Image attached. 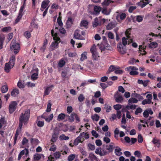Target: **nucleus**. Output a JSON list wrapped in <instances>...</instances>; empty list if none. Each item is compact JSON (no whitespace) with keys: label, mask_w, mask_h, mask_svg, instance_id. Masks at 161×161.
<instances>
[{"label":"nucleus","mask_w":161,"mask_h":161,"mask_svg":"<svg viewBox=\"0 0 161 161\" xmlns=\"http://www.w3.org/2000/svg\"><path fill=\"white\" fill-rule=\"evenodd\" d=\"M30 110L28 109L25 111L24 113H22L19 117V128L17 129L16 131L15 134L14 136V144L15 145L19 133L21 131L23 122L25 125L26 124L30 117Z\"/></svg>","instance_id":"f257e3e1"},{"label":"nucleus","mask_w":161,"mask_h":161,"mask_svg":"<svg viewBox=\"0 0 161 161\" xmlns=\"http://www.w3.org/2000/svg\"><path fill=\"white\" fill-rule=\"evenodd\" d=\"M102 38L103 41L102 43L100 45L98 44L101 52L104 51L106 49H109V48L110 47V46L107 43V41L106 37L105 36H103Z\"/></svg>","instance_id":"f03ea898"},{"label":"nucleus","mask_w":161,"mask_h":161,"mask_svg":"<svg viewBox=\"0 0 161 161\" xmlns=\"http://www.w3.org/2000/svg\"><path fill=\"white\" fill-rule=\"evenodd\" d=\"M20 45L18 42H16L15 40H13L10 44V49L11 50H14L15 54L18 53L19 51Z\"/></svg>","instance_id":"7ed1b4c3"},{"label":"nucleus","mask_w":161,"mask_h":161,"mask_svg":"<svg viewBox=\"0 0 161 161\" xmlns=\"http://www.w3.org/2000/svg\"><path fill=\"white\" fill-rule=\"evenodd\" d=\"M17 103L16 101H13L10 102L8 107L9 112L10 114L13 113L16 110Z\"/></svg>","instance_id":"20e7f679"},{"label":"nucleus","mask_w":161,"mask_h":161,"mask_svg":"<svg viewBox=\"0 0 161 161\" xmlns=\"http://www.w3.org/2000/svg\"><path fill=\"white\" fill-rule=\"evenodd\" d=\"M93 11L90 12V14L92 15L97 16L100 14L102 8L98 6L93 5Z\"/></svg>","instance_id":"39448f33"},{"label":"nucleus","mask_w":161,"mask_h":161,"mask_svg":"<svg viewBox=\"0 0 161 161\" xmlns=\"http://www.w3.org/2000/svg\"><path fill=\"white\" fill-rule=\"evenodd\" d=\"M117 48L119 53L121 54H124L126 53V49L125 46H123L121 42L117 45Z\"/></svg>","instance_id":"423d86ee"},{"label":"nucleus","mask_w":161,"mask_h":161,"mask_svg":"<svg viewBox=\"0 0 161 161\" xmlns=\"http://www.w3.org/2000/svg\"><path fill=\"white\" fill-rule=\"evenodd\" d=\"M80 30H76L74 34V38L77 39L81 40H84L85 39L84 37L81 36L80 33Z\"/></svg>","instance_id":"0eeeda50"},{"label":"nucleus","mask_w":161,"mask_h":161,"mask_svg":"<svg viewBox=\"0 0 161 161\" xmlns=\"http://www.w3.org/2000/svg\"><path fill=\"white\" fill-rule=\"evenodd\" d=\"M25 154L26 157L29 156V152L28 150L25 148L24 150L21 151L19 154L18 155V160H19L21 158L23 155L24 154Z\"/></svg>","instance_id":"6e6552de"},{"label":"nucleus","mask_w":161,"mask_h":161,"mask_svg":"<svg viewBox=\"0 0 161 161\" xmlns=\"http://www.w3.org/2000/svg\"><path fill=\"white\" fill-rule=\"evenodd\" d=\"M53 39L55 41L53 42L51 44V46L54 48H57L58 47V42H60V38L59 37L56 36L53 37Z\"/></svg>","instance_id":"1a4fd4ad"},{"label":"nucleus","mask_w":161,"mask_h":161,"mask_svg":"<svg viewBox=\"0 0 161 161\" xmlns=\"http://www.w3.org/2000/svg\"><path fill=\"white\" fill-rule=\"evenodd\" d=\"M59 133V131L58 130L55 129L54 130L53 133V134L51 141L53 142H55L58 137Z\"/></svg>","instance_id":"9d476101"},{"label":"nucleus","mask_w":161,"mask_h":161,"mask_svg":"<svg viewBox=\"0 0 161 161\" xmlns=\"http://www.w3.org/2000/svg\"><path fill=\"white\" fill-rule=\"evenodd\" d=\"M114 97L116 102L118 103L121 102L123 100L122 96L119 94L118 91L114 94Z\"/></svg>","instance_id":"9b49d317"},{"label":"nucleus","mask_w":161,"mask_h":161,"mask_svg":"<svg viewBox=\"0 0 161 161\" xmlns=\"http://www.w3.org/2000/svg\"><path fill=\"white\" fill-rule=\"evenodd\" d=\"M33 71H35V72L33 73L31 75V79L32 80H36L38 78V69L37 68H36Z\"/></svg>","instance_id":"f8f14e48"},{"label":"nucleus","mask_w":161,"mask_h":161,"mask_svg":"<svg viewBox=\"0 0 161 161\" xmlns=\"http://www.w3.org/2000/svg\"><path fill=\"white\" fill-rule=\"evenodd\" d=\"M119 69V66L111 65L109 67L108 70L107 72V73L109 74L110 72H111L114 71L115 70Z\"/></svg>","instance_id":"ddd939ff"},{"label":"nucleus","mask_w":161,"mask_h":161,"mask_svg":"<svg viewBox=\"0 0 161 161\" xmlns=\"http://www.w3.org/2000/svg\"><path fill=\"white\" fill-rule=\"evenodd\" d=\"M117 24L116 23L113 22H111L109 23L106 26V28L107 30H111L114 28Z\"/></svg>","instance_id":"4468645a"},{"label":"nucleus","mask_w":161,"mask_h":161,"mask_svg":"<svg viewBox=\"0 0 161 161\" xmlns=\"http://www.w3.org/2000/svg\"><path fill=\"white\" fill-rule=\"evenodd\" d=\"M53 87V85H51L47 87L45 90L44 96L49 94L50 92L52 90V88Z\"/></svg>","instance_id":"2eb2a0df"},{"label":"nucleus","mask_w":161,"mask_h":161,"mask_svg":"<svg viewBox=\"0 0 161 161\" xmlns=\"http://www.w3.org/2000/svg\"><path fill=\"white\" fill-rule=\"evenodd\" d=\"M116 149L115 150V154L117 156H120L122 154V153L120 151L121 149L118 146H116L114 147Z\"/></svg>","instance_id":"dca6fc26"},{"label":"nucleus","mask_w":161,"mask_h":161,"mask_svg":"<svg viewBox=\"0 0 161 161\" xmlns=\"http://www.w3.org/2000/svg\"><path fill=\"white\" fill-rule=\"evenodd\" d=\"M49 0H44L43 1L41 4V6L42 8H46L50 3Z\"/></svg>","instance_id":"f3484780"},{"label":"nucleus","mask_w":161,"mask_h":161,"mask_svg":"<svg viewBox=\"0 0 161 161\" xmlns=\"http://www.w3.org/2000/svg\"><path fill=\"white\" fill-rule=\"evenodd\" d=\"M15 56L14 55H12L10 58V60L8 63L10 64L13 67L15 64Z\"/></svg>","instance_id":"a211bd4d"},{"label":"nucleus","mask_w":161,"mask_h":161,"mask_svg":"<svg viewBox=\"0 0 161 161\" xmlns=\"http://www.w3.org/2000/svg\"><path fill=\"white\" fill-rule=\"evenodd\" d=\"M10 64L9 63H6L4 67V70L7 73H8L10 71V70L11 69L12 67L11 66H10Z\"/></svg>","instance_id":"6ab92c4d"},{"label":"nucleus","mask_w":161,"mask_h":161,"mask_svg":"<svg viewBox=\"0 0 161 161\" xmlns=\"http://www.w3.org/2000/svg\"><path fill=\"white\" fill-rule=\"evenodd\" d=\"M19 93V91L17 88H15L11 92V95L14 97H16Z\"/></svg>","instance_id":"aec40b11"},{"label":"nucleus","mask_w":161,"mask_h":161,"mask_svg":"<svg viewBox=\"0 0 161 161\" xmlns=\"http://www.w3.org/2000/svg\"><path fill=\"white\" fill-rule=\"evenodd\" d=\"M68 115L65 114L63 113H61L59 114L57 120L60 121L64 119L65 117L68 116Z\"/></svg>","instance_id":"412c9836"},{"label":"nucleus","mask_w":161,"mask_h":161,"mask_svg":"<svg viewBox=\"0 0 161 161\" xmlns=\"http://www.w3.org/2000/svg\"><path fill=\"white\" fill-rule=\"evenodd\" d=\"M75 113H72L70 114V116L68 115V116H67V117H68V119L70 122H73L74 121V117H75Z\"/></svg>","instance_id":"4be33fe9"},{"label":"nucleus","mask_w":161,"mask_h":161,"mask_svg":"<svg viewBox=\"0 0 161 161\" xmlns=\"http://www.w3.org/2000/svg\"><path fill=\"white\" fill-rule=\"evenodd\" d=\"M88 22L86 20H82L80 23V26L81 27H84L86 28H87Z\"/></svg>","instance_id":"5701e85b"},{"label":"nucleus","mask_w":161,"mask_h":161,"mask_svg":"<svg viewBox=\"0 0 161 161\" xmlns=\"http://www.w3.org/2000/svg\"><path fill=\"white\" fill-rule=\"evenodd\" d=\"M81 138H81L79 136H78V137H77L74 141V144L75 145H77L79 143H82V142L84 141V140L83 139V141L82 142H81Z\"/></svg>","instance_id":"b1692460"},{"label":"nucleus","mask_w":161,"mask_h":161,"mask_svg":"<svg viewBox=\"0 0 161 161\" xmlns=\"http://www.w3.org/2000/svg\"><path fill=\"white\" fill-rule=\"evenodd\" d=\"M65 64V62L63 58L61 59L59 61L58 66L60 68L63 67Z\"/></svg>","instance_id":"393cba45"},{"label":"nucleus","mask_w":161,"mask_h":161,"mask_svg":"<svg viewBox=\"0 0 161 161\" xmlns=\"http://www.w3.org/2000/svg\"><path fill=\"white\" fill-rule=\"evenodd\" d=\"M131 28H130L126 30V31L125 32V35L128 39L130 38V36L131 34Z\"/></svg>","instance_id":"a878e982"},{"label":"nucleus","mask_w":161,"mask_h":161,"mask_svg":"<svg viewBox=\"0 0 161 161\" xmlns=\"http://www.w3.org/2000/svg\"><path fill=\"white\" fill-rule=\"evenodd\" d=\"M89 158L92 161L97 159V158L93 153H90L89 156Z\"/></svg>","instance_id":"bb28decb"},{"label":"nucleus","mask_w":161,"mask_h":161,"mask_svg":"<svg viewBox=\"0 0 161 161\" xmlns=\"http://www.w3.org/2000/svg\"><path fill=\"white\" fill-rule=\"evenodd\" d=\"M114 1L111 0H104L102 3L103 6H108L110 3H113Z\"/></svg>","instance_id":"cd10ccee"},{"label":"nucleus","mask_w":161,"mask_h":161,"mask_svg":"<svg viewBox=\"0 0 161 161\" xmlns=\"http://www.w3.org/2000/svg\"><path fill=\"white\" fill-rule=\"evenodd\" d=\"M111 144L114 145V143L112 142L111 143ZM114 148L113 145H112V144H110L108 146V147L106 149L108 150L109 153H111L113 152L114 150Z\"/></svg>","instance_id":"c85d7f7f"},{"label":"nucleus","mask_w":161,"mask_h":161,"mask_svg":"<svg viewBox=\"0 0 161 161\" xmlns=\"http://www.w3.org/2000/svg\"><path fill=\"white\" fill-rule=\"evenodd\" d=\"M8 90V88L7 86H3L1 88V91L3 93L6 92Z\"/></svg>","instance_id":"c756f323"},{"label":"nucleus","mask_w":161,"mask_h":161,"mask_svg":"<svg viewBox=\"0 0 161 161\" xmlns=\"http://www.w3.org/2000/svg\"><path fill=\"white\" fill-rule=\"evenodd\" d=\"M53 155L56 159L59 158L61 156V153L59 152H56L53 154Z\"/></svg>","instance_id":"7c9ffc66"},{"label":"nucleus","mask_w":161,"mask_h":161,"mask_svg":"<svg viewBox=\"0 0 161 161\" xmlns=\"http://www.w3.org/2000/svg\"><path fill=\"white\" fill-rule=\"evenodd\" d=\"M4 39L5 38L4 36H1L0 37V49H1L3 48Z\"/></svg>","instance_id":"2f4dec72"},{"label":"nucleus","mask_w":161,"mask_h":161,"mask_svg":"<svg viewBox=\"0 0 161 161\" xmlns=\"http://www.w3.org/2000/svg\"><path fill=\"white\" fill-rule=\"evenodd\" d=\"M158 45V43L156 42H152L150 43L149 45V47L150 48H156Z\"/></svg>","instance_id":"473e14b6"},{"label":"nucleus","mask_w":161,"mask_h":161,"mask_svg":"<svg viewBox=\"0 0 161 161\" xmlns=\"http://www.w3.org/2000/svg\"><path fill=\"white\" fill-rule=\"evenodd\" d=\"M99 25V20L97 18L94 19V21L92 23V26L94 27L97 26Z\"/></svg>","instance_id":"72a5a7b5"},{"label":"nucleus","mask_w":161,"mask_h":161,"mask_svg":"<svg viewBox=\"0 0 161 161\" xmlns=\"http://www.w3.org/2000/svg\"><path fill=\"white\" fill-rule=\"evenodd\" d=\"M98 52H95L92 54V57L93 59L95 60H97L98 58L99 57V56L98 55Z\"/></svg>","instance_id":"f704fd0d"},{"label":"nucleus","mask_w":161,"mask_h":161,"mask_svg":"<svg viewBox=\"0 0 161 161\" xmlns=\"http://www.w3.org/2000/svg\"><path fill=\"white\" fill-rule=\"evenodd\" d=\"M62 17L60 16H59L57 19V22L58 23V25L60 27L63 26V23L61 20Z\"/></svg>","instance_id":"c9c22d12"},{"label":"nucleus","mask_w":161,"mask_h":161,"mask_svg":"<svg viewBox=\"0 0 161 161\" xmlns=\"http://www.w3.org/2000/svg\"><path fill=\"white\" fill-rule=\"evenodd\" d=\"M59 138L61 140H67L69 139V136H66L62 134L60 136Z\"/></svg>","instance_id":"e433bc0d"},{"label":"nucleus","mask_w":161,"mask_h":161,"mask_svg":"<svg viewBox=\"0 0 161 161\" xmlns=\"http://www.w3.org/2000/svg\"><path fill=\"white\" fill-rule=\"evenodd\" d=\"M31 142L32 144L34 145L37 144L39 142L38 139L36 138H31Z\"/></svg>","instance_id":"4c0bfd02"},{"label":"nucleus","mask_w":161,"mask_h":161,"mask_svg":"<svg viewBox=\"0 0 161 161\" xmlns=\"http://www.w3.org/2000/svg\"><path fill=\"white\" fill-rule=\"evenodd\" d=\"M104 108L106 109V112H109L111 110V107L107 104H105Z\"/></svg>","instance_id":"58836bf2"},{"label":"nucleus","mask_w":161,"mask_h":161,"mask_svg":"<svg viewBox=\"0 0 161 161\" xmlns=\"http://www.w3.org/2000/svg\"><path fill=\"white\" fill-rule=\"evenodd\" d=\"M22 15H23L22 14H19L18 16H17V18L15 20V24H17L19 22L20 19H21V18L22 17Z\"/></svg>","instance_id":"ea45409f"},{"label":"nucleus","mask_w":161,"mask_h":161,"mask_svg":"<svg viewBox=\"0 0 161 161\" xmlns=\"http://www.w3.org/2000/svg\"><path fill=\"white\" fill-rule=\"evenodd\" d=\"M25 3H24L20 8V9L19 11V14H21L22 15L23 14V12L25 8Z\"/></svg>","instance_id":"a19ab883"},{"label":"nucleus","mask_w":161,"mask_h":161,"mask_svg":"<svg viewBox=\"0 0 161 161\" xmlns=\"http://www.w3.org/2000/svg\"><path fill=\"white\" fill-rule=\"evenodd\" d=\"M92 118L93 120L98 121L99 119V116L97 114H95L92 116Z\"/></svg>","instance_id":"79ce46f5"},{"label":"nucleus","mask_w":161,"mask_h":161,"mask_svg":"<svg viewBox=\"0 0 161 161\" xmlns=\"http://www.w3.org/2000/svg\"><path fill=\"white\" fill-rule=\"evenodd\" d=\"M86 55V52H84L81 55V57L80 58V60H81V61H83L85 59L87 58Z\"/></svg>","instance_id":"37998d69"},{"label":"nucleus","mask_w":161,"mask_h":161,"mask_svg":"<svg viewBox=\"0 0 161 161\" xmlns=\"http://www.w3.org/2000/svg\"><path fill=\"white\" fill-rule=\"evenodd\" d=\"M88 147L89 149L92 151L94 150L95 149V146L94 145H92L91 143L88 144Z\"/></svg>","instance_id":"c03bdc74"},{"label":"nucleus","mask_w":161,"mask_h":161,"mask_svg":"<svg viewBox=\"0 0 161 161\" xmlns=\"http://www.w3.org/2000/svg\"><path fill=\"white\" fill-rule=\"evenodd\" d=\"M151 103V101L149 99H145L142 101V104L144 105L147 104H149Z\"/></svg>","instance_id":"a18cd8bd"},{"label":"nucleus","mask_w":161,"mask_h":161,"mask_svg":"<svg viewBox=\"0 0 161 161\" xmlns=\"http://www.w3.org/2000/svg\"><path fill=\"white\" fill-rule=\"evenodd\" d=\"M138 102V100L136 98H130L128 100L129 103H136Z\"/></svg>","instance_id":"49530a36"},{"label":"nucleus","mask_w":161,"mask_h":161,"mask_svg":"<svg viewBox=\"0 0 161 161\" xmlns=\"http://www.w3.org/2000/svg\"><path fill=\"white\" fill-rule=\"evenodd\" d=\"M121 108L122 105L119 104H117L114 106V108L117 111L121 109Z\"/></svg>","instance_id":"de8ad7c7"},{"label":"nucleus","mask_w":161,"mask_h":161,"mask_svg":"<svg viewBox=\"0 0 161 161\" xmlns=\"http://www.w3.org/2000/svg\"><path fill=\"white\" fill-rule=\"evenodd\" d=\"M85 99V97L82 94H80L78 97V100L80 102L83 101Z\"/></svg>","instance_id":"09e8293b"},{"label":"nucleus","mask_w":161,"mask_h":161,"mask_svg":"<svg viewBox=\"0 0 161 161\" xmlns=\"http://www.w3.org/2000/svg\"><path fill=\"white\" fill-rule=\"evenodd\" d=\"M126 69H127V70L130 71V70H131L132 71H134L135 70H137L138 68L134 66H129L126 68Z\"/></svg>","instance_id":"8fccbe9b"},{"label":"nucleus","mask_w":161,"mask_h":161,"mask_svg":"<svg viewBox=\"0 0 161 161\" xmlns=\"http://www.w3.org/2000/svg\"><path fill=\"white\" fill-rule=\"evenodd\" d=\"M25 36L27 38H29L31 36V34L30 31H26L24 33Z\"/></svg>","instance_id":"3c124183"},{"label":"nucleus","mask_w":161,"mask_h":161,"mask_svg":"<svg viewBox=\"0 0 161 161\" xmlns=\"http://www.w3.org/2000/svg\"><path fill=\"white\" fill-rule=\"evenodd\" d=\"M17 86L20 88H23L25 87L24 85L20 81H19L17 83Z\"/></svg>","instance_id":"603ef678"},{"label":"nucleus","mask_w":161,"mask_h":161,"mask_svg":"<svg viewBox=\"0 0 161 161\" xmlns=\"http://www.w3.org/2000/svg\"><path fill=\"white\" fill-rule=\"evenodd\" d=\"M102 151V148L101 147H98L97 148L95 152V153L97 154H99L100 156V153H101Z\"/></svg>","instance_id":"864d4df0"},{"label":"nucleus","mask_w":161,"mask_h":161,"mask_svg":"<svg viewBox=\"0 0 161 161\" xmlns=\"http://www.w3.org/2000/svg\"><path fill=\"white\" fill-rule=\"evenodd\" d=\"M143 141L142 136L141 134H139L138 136V141L140 143H142Z\"/></svg>","instance_id":"5fc2aeb1"},{"label":"nucleus","mask_w":161,"mask_h":161,"mask_svg":"<svg viewBox=\"0 0 161 161\" xmlns=\"http://www.w3.org/2000/svg\"><path fill=\"white\" fill-rule=\"evenodd\" d=\"M143 19V17L141 15H137L136 16V21L138 22H141Z\"/></svg>","instance_id":"6e6d98bb"},{"label":"nucleus","mask_w":161,"mask_h":161,"mask_svg":"<svg viewBox=\"0 0 161 161\" xmlns=\"http://www.w3.org/2000/svg\"><path fill=\"white\" fill-rule=\"evenodd\" d=\"M142 112V109L140 108H138L136 109L135 113L136 115H138L139 113H141Z\"/></svg>","instance_id":"4d7b16f0"},{"label":"nucleus","mask_w":161,"mask_h":161,"mask_svg":"<svg viewBox=\"0 0 161 161\" xmlns=\"http://www.w3.org/2000/svg\"><path fill=\"white\" fill-rule=\"evenodd\" d=\"M75 154H71L68 156V160L69 161H72L75 158Z\"/></svg>","instance_id":"13d9d810"},{"label":"nucleus","mask_w":161,"mask_h":161,"mask_svg":"<svg viewBox=\"0 0 161 161\" xmlns=\"http://www.w3.org/2000/svg\"><path fill=\"white\" fill-rule=\"evenodd\" d=\"M136 8V6H130L128 9V11L130 13L132 12L133 10L135 9Z\"/></svg>","instance_id":"bf43d9fd"},{"label":"nucleus","mask_w":161,"mask_h":161,"mask_svg":"<svg viewBox=\"0 0 161 161\" xmlns=\"http://www.w3.org/2000/svg\"><path fill=\"white\" fill-rule=\"evenodd\" d=\"M122 43L124 46H125L127 44V40L125 37H123L122 38Z\"/></svg>","instance_id":"052dcab7"},{"label":"nucleus","mask_w":161,"mask_h":161,"mask_svg":"<svg viewBox=\"0 0 161 161\" xmlns=\"http://www.w3.org/2000/svg\"><path fill=\"white\" fill-rule=\"evenodd\" d=\"M0 123L3 125L6 124V121H5V118L4 117H2L0 119Z\"/></svg>","instance_id":"680f3d73"},{"label":"nucleus","mask_w":161,"mask_h":161,"mask_svg":"<svg viewBox=\"0 0 161 161\" xmlns=\"http://www.w3.org/2000/svg\"><path fill=\"white\" fill-rule=\"evenodd\" d=\"M52 104L51 103H49L47 104V108L46 111L47 112H50L51 110V107Z\"/></svg>","instance_id":"e2e57ef3"},{"label":"nucleus","mask_w":161,"mask_h":161,"mask_svg":"<svg viewBox=\"0 0 161 161\" xmlns=\"http://www.w3.org/2000/svg\"><path fill=\"white\" fill-rule=\"evenodd\" d=\"M60 33L62 34H65L66 33L65 29L63 27H61L59 30Z\"/></svg>","instance_id":"0e129e2a"},{"label":"nucleus","mask_w":161,"mask_h":161,"mask_svg":"<svg viewBox=\"0 0 161 161\" xmlns=\"http://www.w3.org/2000/svg\"><path fill=\"white\" fill-rule=\"evenodd\" d=\"M44 121H38L37 123V125L39 127H42L44 125Z\"/></svg>","instance_id":"69168bd1"},{"label":"nucleus","mask_w":161,"mask_h":161,"mask_svg":"<svg viewBox=\"0 0 161 161\" xmlns=\"http://www.w3.org/2000/svg\"><path fill=\"white\" fill-rule=\"evenodd\" d=\"M126 16V14L125 13H122L120 15V19L122 20L124 19Z\"/></svg>","instance_id":"338daca9"},{"label":"nucleus","mask_w":161,"mask_h":161,"mask_svg":"<svg viewBox=\"0 0 161 161\" xmlns=\"http://www.w3.org/2000/svg\"><path fill=\"white\" fill-rule=\"evenodd\" d=\"M108 38L111 39H113L114 37V35L111 32H110L108 33Z\"/></svg>","instance_id":"774afa93"}]
</instances>
